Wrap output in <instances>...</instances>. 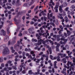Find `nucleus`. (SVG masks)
Wrapping results in <instances>:
<instances>
[{
    "label": "nucleus",
    "mask_w": 75,
    "mask_h": 75,
    "mask_svg": "<svg viewBox=\"0 0 75 75\" xmlns=\"http://www.w3.org/2000/svg\"><path fill=\"white\" fill-rule=\"evenodd\" d=\"M58 56L57 57V61L59 62L60 61V57L59 56H61V58H63V57H65L66 56V54H63L62 53H58Z\"/></svg>",
    "instance_id": "1"
},
{
    "label": "nucleus",
    "mask_w": 75,
    "mask_h": 75,
    "mask_svg": "<svg viewBox=\"0 0 75 75\" xmlns=\"http://www.w3.org/2000/svg\"><path fill=\"white\" fill-rule=\"evenodd\" d=\"M10 51L8 49V48L6 47L4 50L3 53L4 54H9Z\"/></svg>",
    "instance_id": "2"
},
{
    "label": "nucleus",
    "mask_w": 75,
    "mask_h": 75,
    "mask_svg": "<svg viewBox=\"0 0 75 75\" xmlns=\"http://www.w3.org/2000/svg\"><path fill=\"white\" fill-rule=\"evenodd\" d=\"M19 2L20 0H17L16 3L15 4L16 6V7H18L19 6H21V4Z\"/></svg>",
    "instance_id": "3"
},
{
    "label": "nucleus",
    "mask_w": 75,
    "mask_h": 75,
    "mask_svg": "<svg viewBox=\"0 0 75 75\" xmlns=\"http://www.w3.org/2000/svg\"><path fill=\"white\" fill-rule=\"evenodd\" d=\"M8 39H9L8 36L7 35H6L4 39V41L5 42H7V41H8Z\"/></svg>",
    "instance_id": "4"
},
{
    "label": "nucleus",
    "mask_w": 75,
    "mask_h": 75,
    "mask_svg": "<svg viewBox=\"0 0 75 75\" xmlns=\"http://www.w3.org/2000/svg\"><path fill=\"white\" fill-rule=\"evenodd\" d=\"M59 7V6L58 5L55 6V7L54 8V10H55V12L56 13H58V8Z\"/></svg>",
    "instance_id": "5"
},
{
    "label": "nucleus",
    "mask_w": 75,
    "mask_h": 75,
    "mask_svg": "<svg viewBox=\"0 0 75 75\" xmlns=\"http://www.w3.org/2000/svg\"><path fill=\"white\" fill-rule=\"evenodd\" d=\"M41 42H40V41H38L37 43L35 44V46H37V45L39 46V45H41Z\"/></svg>",
    "instance_id": "6"
},
{
    "label": "nucleus",
    "mask_w": 75,
    "mask_h": 75,
    "mask_svg": "<svg viewBox=\"0 0 75 75\" xmlns=\"http://www.w3.org/2000/svg\"><path fill=\"white\" fill-rule=\"evenodd\" d=\"M62 35H58L57 36V41H60V38H59V37H61V36H62Z\"/></svg>",
    "instance_id": "7"
},
{
    "label": "nucleus",
    "mask_w": 75,
    "mask_h": 75,
    "mask_svg": "<svg viewBox=\"0 0 75 75\" xmlns=\"http://www.w3.org/2000/svg\"><path fill=\"white\" fill-rule=\"evenodd\" d=\"M1 33H2L4 35V36H6V31H4V30L3 29H2L1 30Z\"/></svg>",
    "instance_id": "8"
},
{
    "label": "nucleus",
    "mask_w": 75,
    "mask_h": 75,
    "mask_svg": "<svg viewBox=\"0 0 75 75\" xmlns=\"http://www.w3.org/2000/svg\"><path fill=\"white\" fill-rule=\"evenodd\" d=\"M35 35L36 37H37L38 40H40V39L42 38L41 37H40V36H39V35L38 33H36Z\"/></svg>",
    "instance_id": "9"
},
{
    "label": "nucleus",
    "mask_w": 75,
    "mask_h": 75,
    "mask_svg": "<svg viewBox=\"0 0 75 75\" xmlns=\"http://www.w3.org/2000/svg\"><path fill=\"white\" fill-rule=\"evenodd\" d=\"M59 11H60V13H62L64 12V10L62 9V6H59Z\"/></svg>",
    "instance_id": "10"
},
{
    "label": "nucleus",
    "mask_w": 75,
    "mask_h": 75,
    "mask_svg": "<svg viewBox=\"0 0 75 75\" xmlns=\"http://www.w3.org/2000/svg\"><path fill=\"white\" fill-rule=\"evenodd\" d=\"M35 0H32L31 2L30 3V4H29V6H31L34 2H35Z\"/></svg>",
    "instance_id": "11"
},
{
    "label": "nucleus",
    "mask_w": 75,
    "mask_h": 75,
    "mask_svg": "<svg viewBox=\"0 0 75 75\" xmlns=\"http://www.w3.org/2000/svg\"><path fill=\"white\" fill-rule=\"evenodd\" d=\"M67 4H67V2H64L62 6H64V7H67V6L68 5Z\"/></svg>",
    "instance_id": "12"
},
{
    "label": "nucleus",
    "mask_w": 75,
    "mask_h": 75,
    "mask_svg": "<svg viewBox=\"0 0 75 75\" xmlns=\"http://www.w3.org/2000/svg\"><path fill=\"white\" fill-rule=\"evenodd\" d=\"M30 58V59H31L32 60H33V59H34V57H32L31 55H29L28 56V58Z\"/></svg>",
    "instance_id": "13"
},
{
    "label": "nucleus",
    "mask_w": 75,
    "mask_h": 75,
    "mask_svg": "<svg viewBox=\"0 0 75 75\" xmlns=\"http://www.w3.org/2000/svg\"><path fill=\"white\" fill-rule=\"evenodd\" d=\"M64 19H65V21L66 23H68V17L67 16H65L64 18Z\"/></svg>",
    "instance_id": "14"
},
{
    "label": "nucleus",
    "mask_w": 75,
    "mask_h": 75,
    "mask_svg": "<svg viewBox=\"0 0 75 75\" xmlns=\"http://www.w3.org/2000/svg\"><path fill=\"white\" fill-rule=\"evenodd\" d=\"M28 74H30V75H31V74H33L34 73L32 72V71L30 70L28 71Z\"/></svg>",
    "instance_id": "15"
},
{
    "label": "nucleus",
    "mask_w": 75,
    "mask_h": 75,
    "mask_svg": "<svg viewBox=\"0 0 75 75\" xmlns=\"http://www.w3.org/2000/svg\"><path fill=\"white\" fill-rule=\"evenodd\" d=\"M69 64L70 65H71L72 64V62H70L69 61H68L67 62V65H68V66L69 67Z\"/></svg>",
    "instance_id": "16"
},
{
    "label": "nucleus",
    "mask_w": 75,
    "mask_h": 75,
    "mask_svg": "<svg viewBox=\"0 0 75 75\" xmlns=\"http://www.w3.org/2000/svg\"><path fill=\"white\" fill-rule=\"evenodd\" d=\"M67 34L68 35H71V33L70 32V31H69L67 30Z\"/></svg>",
    "instance_id": "17"
},
{
    "label": "nucleus",
    "mask_w": 75,
    "mask_h": 75,
    "mask_svg": "<svg viewBox=\"0 0 75 75\" xmlns=\"http://www.w3.org/2000/svg\"><path fill=\"white\" fill-rule=\"evenodd\" d=\"M20 29V27L18 26H17V28L16 29V32H18V31H19Z\"/></svg>",
    "instance_id": "18"
},
{
    "label": "nucleus",
    "mask_w": 75,
    "mask_h": 75,
    "mask_svg": "<svg viewBox=\"0 0 75 75\" xmlns=\"http://www.w3.org/2000/svg\"><path fill=\"white\" fill-rule=\"evenodd\" d=\"M48 50L50 52V54H52V50H51V48H49L48 49Z\"/></svg>",
    "instance_id": "19"
},
{
    "label": "nucleus",
    "mask_w": 75,
    "mask_h": 75,
    "mask_svg": "<svg viewBox=\"0 0 75 75\" xmlns=\"http://www.w3.org/2000/svg\"><path fill=\"white\" fill-rule=\"evenodd\" d=\"M7 33L8 34H9L10 33V31H9V28H8L6 30Z\"/></svg>",
    "instance_id": "20"
},
{
    "label": "nucleus",
    "mask_w": 75,
    "mask_h": 75,
    "mask_svg": "<svg viewBox=\"0 0 75 75\" xmlns=\"http://www.w3.org/2000/svg\"><path fill=\"white\" fill-rule=\"evenodd\" d=\"M72 59H73V62H74V65H75V57H73L72 58Z\"/></svg>",
    "instance_id": "21"
},
{
    "label": "nucleus",
    "mask_w": 75,
    "mask_h": 75,
    "mask_svg": "<svg viewBox=\"0 0 75 75\" xmlns=\"http://www.w3.org/2000/svg\"><path fill=\"white\" fill-rule=\"evenodd\" d=\"M32 42H34V41L36 42H37V40L35 39L34 38H33L32 40Z\"/></svg>",
    "instance_id": "22"
},
{
    "label": "nucleus",
    "mask_w": 75,
    "mask_h": 75,
    "mask_svg": "<svg viewBox=\"0 0 75 75\" xmlns=\"http://www.w3.org/2000/svg\"><path fill=\"white\" fill-rule=\"evenodd\" d=\"M56 48V51L59 52V47H55Z\"/></svg>",
    "instance_id": "23"
},
{
    "label": "nucleus",
    "mask_w": 75,
    "mask_h": 75,
    "mask_svg": "<svg viewBox=\"0 0 75 75\" xmlns=\"http://www.w3.org/2000/svg\"><path fill=\"white\" fill-rule=\"evenodd\" d=\"M59 43L60 44H65L66 42H63L62 41H60L59 42Z\"/></svg>",
    "instance_id": "24"
},
{
    "label": "nucleus",
    "mask_w": 75,
    "mask_h": 75,
    "mask_svg": "<svg viewBox=\"0 0 75 75\" xmlns=\"http://www.w3.org/2000/svg\"><path fill=\"white\" fill-rule=\"evenodd\" d=\"M15 4H16V1L13 0L12 2V4L14 6L15 5Z\"/></svg>",
    "instance_id": "25"
},
{
    "label": "nucleus",
    "mask_w": 75,
    "mask_h": 75,
    "mask_svg": "<svg viewBox=\"0 0 75 75\" xmlns=\"http://www.w3.org/2000/svg\"><path fill=\"white\" fill-rule=\"evenodd\" d=\"M27 3H25L23 5V7H27Z\"/></svg>",
    "instance_id": "26"
},
{
    "label": "nucleus",
    "mask_w": 75,
    "mask_h": 75,
    "mask_svg": "<svg viewBox=\"0 0 75 75\" xmlns=\"http://www.w3.org/2000/svg\"><path fill=\"white\" fill-rule=\"evenodd\" d=\"M38 6H37L36 7H35L34 10L35 11H36V10H38Z\"/></svg>",
    "instance_id": "27"
},
{
    "label": "nucleus",
    "mask_w": 75,
    "mask_h": 75,
    "mask_svg": "<svg viewBox=\"0 0 75 75\" xmlns=\"http://www.w3.org/2000/svg\"><path fill=\"white\" fill-rule=\"evenodd\" d=\"M37 61H36L35 62L36 63H39L40 61H41V59H37Z\"/></svg>",
    "instance_id": "28"
},
{
    "label": "nucleus",
    "mask_w": 75,
    "mask_h": 75,
    "mask_svg": "<svg viewBox=\"0 0 75 75\" xmlns=\"http://www.w3.org/2000/svg\"><path fill=\"white\" fill-rule=\"evenodd\" d=\"M59 27L60 28H61V30H63V29L64 28V27H62V26L61 25H60L59 26Z\"/></svg>",
    "instance_id": "29"
},
{
    "label": "nucleus",
    "mask_w": 75,
    "mask_h": 75,
    "mask_svg": "<svg viewBox=\"0 0 75 75\" xmlns=\"http://www.w3.org/2000/svg\"><path fill=\"white\" fill-rule=\"evenodd\" d=\"M20 47V45H17L16 44L15 45L14 47L15 48H16V47Z\"/></svg>",
    "instance_id": "30"
},
{
    "label": "nucleus",
    "mask_w": 75,
    "mask_h": 75,
    "mask_svg": "<svg viewBox=\"0 0 75 75\" xmlns=\"http://www.w3.org/2000/svg\"><path fill=\"white\" fill-rule=\"evenodd\" d=\"M6 6H12V5H11V4L10 3H7L6 4Z\"/></svg>",
    "instance_id": "31"
},
{
    "label": "nucleus",
    "mask_w": 75,
    "mask_h": 75,
    "mask_svg": "<svg viewBox=\"0 0 75 75\" xmlns=\"http://www.w3.org/2000/svg\"><path fill=\"white\" fill-rule=\"evenodd\" d=\"M51 44V45H54V43L52 41H51L50 40H49Z\"/></svg>",
    "instance_id": "32"
},
{
    "label": "nucleus",
    "mask_w": 75,
    "mask_h": 75,
    "mask_svg": "<svg viewBox=\"0 0 75 75\" xmlns=\"http://www.w3.org/2000/svg\"><path fill=\"white\" fill-rule=\"evenodd\" d=\"M12 67L13 68V69H14L15 70H17V67H16L14 66H12Z\"/></svg>",
    "instance_id": "33"
},
{
    "label": "nucleus",
    "mask_w": 75,
    "mask_h": 75,
    "mask_svg": "<svg viewBox=\"0 0 75 75\" xmlns=\"http://www.w3.org/2000/svg\"><path fill=\"white\" fill-rule=\"evenodd\" d=\"M63 31V30H60L58 32L59 34H61V33H62V32H61V31Z\"/></svg>",
    "instance_id": "34"
},
{
    "label": "nucleus",
    "mask_w": 75,
    "mask_h": 75,
    "mask_svg": "<svg viewBox=\"0 0 75 75\" xmlns=\"http://www.w3.org/2000/svg\"><path fill=\"white\" fill-rule=\"evenodd\" d=\"M71 8H72V9H74V8H75V6L74 5H73L71 6Z\"/></svg>",
    "instance_id": "35"
},
{
    "label": "nucleus",
    "mask_w": 75,
    "mask_h": 75,
    "mask_svg": "<svg viewBox=\"0 0 75 75\" xmlns=\"http://www.w3.org/2000/svg\"><path fill=\"white\" fill-rule=\"evenodd\" d=\"M50 57L51 59H52V60H54V59L52 58H53V56H52V55H50Z\"/></svg>",
    "instance_id": "36"
},
{
    "label": "nucleus",
    "mask_w": 75,
    "mask_h": 75,
    "mask_svg": "<svg viewBox=\"0 0 75 75\" xmlns=\"http://www.w3.org/2000/svg\"><path fill=\"white\" fill-rule=\"evenodd\" d=\"M57 45L55 47H59V46H60V45H61L59 43L58 44H57Z\"/></svg>",
    "instance_id": "37"
},
{
    "label": "nucleus",
    "mask_w": 75,
    "mask_h": 75,
    "mask_svg": "<svg viewBox=\"0 0 75 75\" xmlns=\"http://www.w3.org/2000/svg\"><path fill=\"white\" fill-rule=\"evenodd\" d=\"M39 74L37 72H35V73H33V75H39Z\"/></svg>",
    "instance_id": "38"
},
{
    "label": "nucleus",
    "mask_w": 75,
    "mask_h": 75,
    "mask_svg": "<svg viewBox=\"0 0 75 75\" xmlns=\"http://www.w3.org/2000/svg\"><path fill=\"white\" fill-rule=\"evenodd\" d=\"M12 62V61H10V60H9L7 62L8 64H11Z\"/></svg>",
    "instance_id": "39"
},
{
    "label": "nucleus",
    "mask_w": 75,
    "mask_h": 75,
    "mask_svg": "<svg viewBox=\"0 0 75 75\" xmlns=\"http://www.w3.org/2000/svg\"><path fill=\"white\" fill-rule=\"evenodd\" d=\"M75 13L74 11H72L70 12V14L72 15V16H74V14Z\"/></svg>",
    "instance_id": "40"
},
{
    "label": "nucleus",
    "mask_w": 75,
    "mask_h": 75,
    "mask_svg": "<svg viewBox=\"0 0 75 75\" xmlns=\"http://www.w3.org/2000/svg\"><path fill=\"white\" fill-rule=\"evenodd\" d=\"M47 18L48 19H50V13H48L47 14Z\"/></svg>",
    "instance_id": "41"
},
{
    "label": "nucleus",
    "mask_w": 75,
    "mask_h": 75,
    "mask_svg": "<svg viewBox=\"0 0 75 75\" xmlns=\"http://www.w3.org/2000/svg\"><path fill=\"white\" fill-rule=\"evenodd\" d=\"M35 7V5H34L32 6L30 8L31 10H33V8Z\"/></svg>",
    "instance_id": "42"
},
{
    "label": "nucleus",
    "mask_w": 75,
    "mask_h": 75,
    "mask_svg": "<svg viewBox=\"0 0 75 75\" xmlns=\"http://www.w3.org/2000/svg\"><path fill=\"white\" fill-rule=\"evenodd\" d=\"M54 68H55L56 69H57L58 68V67H57V66H56V65H57L54 64Z\"/></svg>",
    "instance_id": "43"
},
{
    "label": "nucleus",
    "mask_w": 75,
    "mask_h": 75,
    "mask_svg": "<svg viewBox=\"0 0 75 75\" xmlns=\"http://www.w3.org/2000/svg\"><path fill=\"white\" fill-rule=\"evenodd\" d=\"M71 55V54H70V53L68 54V56H69V58H70L71 59H72V58H71V57H72V56Z\"/></svg>",
    "instance_id": "44"
},
{
    "label": "nucleus",
    "mask_w": 75,
    "mask_h": 75,
    "mask_svg": "<svg viewBox=\"0 0 75 75\" xmlns=\"http://www.w3.org/2000/svg\"><path fill=\"white\" fill-rule=\"evenodd\" d=\"M3 59L0 57V62H3Z\"/></svg>",
    "instance_id": "45"
},
{
    "label": "nucleus",
    "mask_w": 75,
    "mask_h": 75,
    "mask_svg": "<svg viewBox=\"0 0 75 75\" xmlns=\"http://www.w3.org/2000/svg\"><path fill=\"white\" fill-rule=\"evenodd\" d=\"M11 15H8V20L11 19Z\"/></svg>",
    "instance_id": "46"
},
{
    "label": "nucleus",
    "mask_w": 75,
    "mask_h": 75,
    "mask_svg": "<svg viewBox=\"0 0 75 75\" xmlns=\"http://www.w3.org/2000/svg\"><path fill=\"white\" fill-rule=\"evenodd\" d=\"M71 3H75V0H72L71 2Z\"/></svg>",
    "instance_id": "47"
},
{
    "label": "nucleus",
    "mask_w": 75,
    "mask_h": 75,
    "mask_svg": "<svg viewBox=\"0 0 75 75\" xmlns=\"http://www.w3.org/2000/svg\"><path fill=\"white\" fill-rule=\"evenodd\" d=\"M68 9H69V8L67 7L66 8L65 10L66 11H68Z\"/></svg>",
    "instance_id": "48"
},
{
    "label": "nucleus",
    "mask_w": 75,
    "mask_h": 75,
    "mask_svg": "<svg viewBox=\"0 0 75 75\" xmlns=\"http://www.w3.org/2000/svg\"><path fill=\"white\" fill-rule=\"evenodd\" d=\"M3 3H4H4H6V2L7 1V0H3Z\"/></svg>",
    "instance_id": "49"
},
{
    "label": "nucleus",
    "mask_w": 75,
    "mask_h": 75,
    "mask_svg": "<svg viewBox=\"0 0 75 75\" xmlns=\"http://www.w3.org/2000/svg\"><path fill=\"white\" fill-rule=\"evenodd\" d=\"M18 36H22L23 35V33H19L18 35Z\"/></svg>",
    "instance_id": "50"
},
{
    "label": "nucleus",
    "mask_w": 75,
    "mask_h": 75,
    "mask_svg": "<svg viewBox=\"0 0 75 75\" xmlns=\"http://www.w3.org/2000/svg\"><path fill=\"white\" fill-rule=\"evenodd\" d=\"M42 54H43V52H40V54H38V55H39V56L41 55H42Z\"/></svg>",
    "instance_id": "51"
},
{
    "label": "nucleus",
    "mask_w": 75,
    "mask_h": 75,
    "mask_svg": "<svg viewBox=\"0 0 75 75\" xmlns=\"http://www.w3.org/2000/svg\"><path fill=\"white\" fill-rule=\"evenodd\" d=\"M64 34L65 37H67V36L68 35H67V33H64Z\"/></svg>",
    "instance_id": "52"
},
{
    "label": "nucleus",
    "mask_w": 75,
    "mask_h": 75,
    "mask_svg": "<svg viewBox=\"0 0 75 75\" xmlns=\"http://www.w3.org/2000/svg\"><path fill=\"white\" fill-rule=\"evenodd\" d=\"M46 61H48V56H47L46 57Z\"/></svg>",
    "instance_id": "53"
},
{
    "label": "nucleus",
    "mask_w": 75,
    "mask_h": 75,
    "mask_svg": "<svg viewBox=\"0 0 75 75\" xmlns=\"http://www.w3.org/2000/svg\"><path fill=\"white\" fill-rule=\"evenodd\" d=\"M46 70L45 69H42V72H45Z\"/></svg>",
    "instance_id": "54"
},
{
    "label": "nucleus",
    "mask_w": 75,
    "mask_h": 75,
    "mask_svg": "<svg viewBox=\"0 0 75 75\" xmlns=\"http://www.w3.org/2000/svg\"><path fill=\"white\" fill-rule=\"evenodd\" d=\"M34 24V22L33 21L30 22V24L31 25H33V24Z\"/></svg>",
    "instance_id": "55"
},
{
    "label": "nucleus",
    "mask_w": 75,
    "mask_h": 75,
    "mask_svg": "<svg viewBox=\"0 0 75 75\" xmlns=\"http://www.w3.org/2000/svg\"><path fill=\"white\" fill-rule=\"evenodd\" d=\"M26 72L25 71V70H23L22 71V74H25Z\"/></svg>",
    "instance_id": "56"
},
{
    "label": "nucleus",
    "mask_w": 75,
    "mask_h": 75,
    "mask_svg": "<svg viewBox=\"0 0 75 75\" xmlns=\"http://www.w3.org/2000/svg\"><path fill=\"white\" fill-rule=\"evenodd\" d=\"M30 54H34V52L33 51H31Z\"/></svg>",
    "instance_id": "57"
},
{
    "label": "nucleus",
    "mask_w": 75,
    "mask_h": 75,
    "mask_svg": "<svg viewBox=\"0 0 75 75\" xmlns=\"http://www.w3.org/2000/svg\"><path fill=\"white\" fill-rule=\"evenodd\" d=\"M7 8L8 9H10V8H11V7L9 6H7Z\"/></svg>",
    "instance_id": "58"
},
{
    "label": "nucleus",
    "mask_w": 75,
    "mask_h": 75,
    "mask_svg": "<svg viewBox=\"0 0 75 75\" xmlns=\"http://www.w3.org/2000/svg\"><path fill=\"white\" fill-rule=\"evenodd\" d=\"M64 39L65 38H61L60 39V40H61V41H64Z\"/></svg>",
    "instance_id": "59"
},
{
    "label": "nucleus",
    "mask_w": 75,
    "mask_h": 75,
    "mask_svg": "<svg viewBox=\"0 0 75 75\" xmlns=\"http://www.w3.org/2000/svg\"><path fill=\"white\" fill-rule=\"evenodd\" d=\"M67 39H65L64 38V42H67Z\"/></svg>",
    "instance_id": "60"
},
{
    "label": "nucleus",
    "mask_w": 75,
    "mask_h": 75,
    "mask_svg": "<svg viewBox=\"0 0 75 75\" xmlns=\"http://www.w3.org/2000/svg\"><path fill=\"white\" fill-rule=\"evenodd\" d=\"M16 38H17L16 36L14 37L13 38V40H16Z\"/></svg>",
    "instance_id": "61"
},
{
    "label": "nucleus",
    "mask_w": 75,
    "mask_h": 75,
    "mask_svg": "<svg viewBox=\"0 0 75 75\" xmlns=\"http://www.w3.org/2000/svg\"><path fill=\"white\" fill-rule=\"evenodd\" d=\"M39 36H41V35H42V33H41L40 32L39 33Z\"/></svg>",
    "instance_id": "62"
},
{
    "label": "nucleus",
    "mask_w": 75,
    "mask_h": 75,
    "mask_svg": "<svg viewBox=\"0 0 75 75\" xmlns=\"http://www.w3.org/2000/svg\"><path fill=\"white\" fill-rule=\"evenodd\" d=\"M8 70H11V69H12V68L11 67H9L8 68Z\"/></svg>",
    "instance_id": "63"
},
{
    "label": "nucleus",
    "mask_w": 75,
    "mask_h": 75,
    "mask_svg": "<svg viewBox=\"0 0 75 75\" xmlns=\"http://www.w3.org/2000/svg\"><path fill=\"white\" fill-rule=\"evenodd\" d=\"M11 52H12V53H14V52H15V50H11Z\"/></svg>",
    "instance_id": "64"
}]
</instances>
